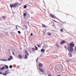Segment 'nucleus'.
I'll return each mask as SVG.
<instances>
[{"label":"nucleus","mask_w":76,"mask_h":76,"mask_svg":"<svg viewBox=\"0 0 76 76\" xmlns=\"http://www.w3.org/2000/svg\"><path fill=\"white\" fill-rule=\"evenodd\" d=\"M10 7L11 8H12V7H18V3L11 4H10Z\"/></svg>","instance_id":"obj_1"},{"label":"nucleus","mask_w":76,"mask_h":76,"mask_svg":"<svg viewBox=\"0 0 76 76\" xmlns=\"http://www.w3.org/2000/svg\"><path fill=\"white\" fill-rule=\"evenodd\" d=\"M68 50L70 52H73V48L71 47L70 46H69L68 48Z\"/></svg>","instance_id":"obj_2"},{"label":"nucleus","mask_w":76,"mask_h":76,"mask_svg":"<svg viewBox=\"0 0 76 76\" xmlns=\"http://www.w3.org/2000/svg\"><path fill=\"white\" fill-rule=\"evenodd\" d=\"M69 45L70 46H71V47H75V45L73 43H71L69 44Z\"/></svg>","instance_id":"obj_3"},{"label":"nucleus","mask_w":76,"mask_h":76,"mask_svg":"<svg viewBox=\"0 0 76 76\" xmlns=\"http://www.w3.org/2000/svg\"><path fill=\"white\" fill-rule=\"evenodd\" d=\"M65 43H66V42L64 40L61 41L60 42L61 44H65Z\"/></svg>","instance_id":"obj_4"},{"label":"nucleus","mask_w":76,"mask_h":76,"mask_svg":"<svg viewBox=\"0 0 76 76\" xmlns=\"http://www.w3.org/2000/svg\"><path fill=\"white\" fill-rule=\"evenodd\" d=\"M39 69L40 71L42 72H44V69H42L41 68H39Z\"/></svg>","instance_id":"obj_5"},{"label":"nucleus","mask_w":76,"mask_h":76,"mask_svg":"<svg viewBox=\"0 0 76 76\" xmlns=\"http://www.w3.org/2000/svg\"><path fill=\"white\" fill-rule=\"evenodd\" d=\"M18 57L19 58H22V55H19L18 56Z\"/></svg>","instance_id":"obj_6"},{"label":"nucleus","mask_w":76,"mask_h":76,"mask_svg":"<svg viewBox=\"0 0 76 76\" xmlns=\"http://www.w3.org/2000/svg\"><path fill=\"white\" fill-rule=\"evenodd\" d=\"M12 58H13V57H12V56H11L10 57V58L8 59V61H10V60H11Z\"/></svg>","instance_id":"obj_7"},{"label":"nucleus","mask_w":76,"mask_h":76,"mask_svg":"<svg viewBox=\"0 0 76 76\" xmlns=\"http://www.w3.org/2000/svg\"><path fill=\"white\" fill-rule=\"evenodd\" d=\"M5 73H7V74L9 73H10V72H9V70L8 69L7 70H6Z\"/></svg>","instance_id":"obj_8"},{"label":"nucleus","mask_w":76,"mask_h":76,"mask_svg":"<svg viewBox=\"0 0 76 76\" xmlns=\"http://www.w3.org/2000/svg\"><path fill=\"white\" fill-rule=\"evenodd\" d=\"M39 65L40 67H42V64L41 63H39Z\"/></svg>","instance_id":"obj_9"},{"label":"nucleus","mask_w":76,"mask_h":76,"mask_svg":"<svg viewBox=\"0 0 76 76\" xmlns=\"http://www.w3.org/2000/svg\"><path fill=\"white\" fill-rule=\"evenodd\" d=\"M50 16L51 17V18H55V17H54V15H53V14H51L50 15Z\"/></svg>","instance_id":"obj_10"},{"label":"nucleus","mask_w":76,"mask_h":76,"mask_svg":"<svg viewBox=\"0 0 76 76\" xmlns=\"http://www.w3.org/2000/svg\"><path fill=\"white\" fill-rule=\"evenodd\" d=\"M41 51V52H43V53H44L45 52V50L43 48L42 49Z\"/></svg>","instance_id":"obj_11"},{"label":"nucleus","mask_w":76,"mask_h":76,"mask_svg":"<svg viewBox=\"0 0 76 76\" xmlns=\"http://www.w3.org/2000/svg\"><path fill=\"white\" fill-rule=\"evenodd\" d=\"M47 35L49 36L51 35V34L50 32H48L47 33Z\"/></svg>","instance_id":"obj_12"},{"label":"nucleus","mask_w":76,"mask_h":76,"mask_svg":"<svg viewBox=\"0 0 76 76\" xmlns=\"http://www.w3.org/2000/svg\"><path fill=\"white\" fill-rule=\"evenodd\" d=\"M4 69V67L3 66V67L0 68V70H3Z\"/></svg>","instance_id":"obj_13"},{"label":"nucleus","mask_w":76,"mask_h":76,"mask_svg":"<svg viewBox=\"0 0 76 76\" xmlns=\"http://www.w3.org/2000/svg\"><path fill=\"white\" fill-rule=\"evenodd\" d=\"M5 68L6 69H9V67L7 65L5 66Z\"/></svg>","instance_id":"obj_14"},{"label":"nucleus","mask_w":76,"mask_h":76,"mask_svg":"<svg viewBox=\"0 0 76 76\" xmlns=\"http://www.w3.org/2000/svg\"><path fill=\"white\" fill-rule=\"evenodd\" d=\"M2 18L3 19H6V17L5 16H3Z\"/></svg>","instance_id":"obj_15"},{"label":"nucleus","mask_w":76,"mask_h":76,"mask_svg":"<svg viewBox=\"0 0 76 76\" xmlns=\"http://www.w3.org/2000/svg\"><path fill=\"white\" fill-rule=\"evenodd\" d=\"M24 28L25 29H27V26L24 25Z\"/></svg>","instance_id":"obj_16"},{"label":"nucleus","mask_w":76,"mask_h":76,"mask_svg":"<svg viewBox=\"0 0 76 76\" xmlns=\"http://www.w3.org/2000/svg\"><path fill=\"white\" fill-rule=\"evenodd\" d=\"M25 53H26V55H27V56H28V55H29V53H28V52H27V51H26V50H25Z\"/></svg>","instance_id":"obj_17"},{"label":"nucleus","mask_w":76,"mask_h":76,"mask_svg":"<svg viewBox=\"0 0 76 76\" xmlns=\"http://www.w3.org/2000/svg\"><path fill=\"white\" fill-rule=\"evenodd\" d=\"M25 58H26V59H27L28 58V56L26 54H25Z\"/></svg>","instance_id":"obj_18"},{"label":"nucleus","mask_w":76,"mask_h":76,"mask_svg":"<svg viewBox=\"0 0 76 76\" xmlns=\"http://www.w3.org/2000/svg\"><path fill=\"white\" fill-rule=\"evenodd\" d=\"M37 46L38 47H41V45L40 44H39L37 45Z\"/></svg>","instance_id":"obj_19"},{"label":"nucleus","mask_w":76,"mask_h":76,"mask_svg":"<svg viewBox=\"0 0 76 76\" xmlns=\"http://www.w3.org/2000/svg\"><path fill=\"white\" fill-rule=\"evenodd\" d=\"M42 26H43V27H46V26L44 24H42Z\"/></svg>","instance_id":"obj_20"},{"label":"nucleus","mask_w":76,"mask_h":76,"mask_svg":"<svg viewBox=\"0 0 76 76\" xmlns=\"http://www.w3.org/2000/svg\"><path fill=\"white\" fill-rule=\"evenodd\" d=\"M27 7V6H26V5H25L24 6V7H23V8H24V9H26V8Z\"/></svg>","instance_id":"obj_21"},{"label":"nucleus","mask_w":76,"mask_h":76,"mask_svg":"<svg viewBox=\"0 0 76 76\" xmlns=\"http://www.w3.org/2000/svg\"><path fill=\"white\" fill-rule=\"evenodd\" d=\"M1 60H2V61H7L6 60H5V59H1Z\"/></svg>","instance_id":"obj_22"},{"label":"nucleus","mask_w":76,"mask_h":76,"mask_svg":"<svg viewBox=\"0 0 76 76\" xmlns=\"http://www.w3.org/2000/svg\"><path fill=\"white\" fill-rule=\"evenodd\" d=\"M35 47L36 48H35L36 50H38V48H37V47L36 46H35Z\"/></svg>","instance_id":"obj_23"},{"label":"nucleus","mask_w":76,"mask_h":76,"mask_svg":"<svg viewBox=\"0 0 76 76\" xmlns=\"http://www.w3.org/2000/svg\"><path fill=\"white\" fill-rule=\"evenodd\" d=\"M3 75H7V73H6V72L4 73H3Z\"/></svg>","instance_id":"obj_24"},{"label":"nucleus","mask_w":76,"mask_h":76,"mask_svg":"<svg viewBox=\"0 0 76 76\" xmlns=\"http://www.w3.org/2000/svg\"><path fill=\"white\" fill-rule=\"evenodd\" d=\"M26 15V13H24V16H25Z\"/></svg>","instance_id":"obj_25"},{"label":"nucleus","mask_w":76,"mask_h":76,"mask_svg":"<svg viewBox=\"0 0 76 76\" xmlns=\"http://www.w3.org/2000/svg\"><path fill=\"white\" fill-rule=\"evenodd\" d=\"M42 32L44 34V35H45V32H44V31H42Z\"/></svg>","instance_id":"obj_26"},{"label":"nucleus","mask_w":76,"mask_h":76,"mask_svg":"<svg viewBox=\"0 0 76 76\" xmlns=\"http://www.w3.org/2000/svg\"><path fill=\"white\" fill-rule=\"evenodd\" d=\"M18 34H21V32H20V31H18Z\"/></svg>","instance_id":"obj_27"},{"label":"nucleus","mask_w":76,"mask_h":76,"mask_svg":"<svg viewBox=\"0 0 76 76\" xmlns=\"http://www.w3.org/2000/svg\"><path fill=\"white\" fill-rule=\"evenodd\" d=\"M10 69H11V68H12V66L11 65H10Z\"/></svg>","instance_id":"obj_28"},{"label":"nucleus","mask_w":76,"mask_h":76,"mask_svg":"<svg viewBox=\"0 0 76 76\" xmlns=\"http://www.w3.org/2000/svg\"><path fill=\"white\" fill-rule=\"evenodd\" d=\"M60 31H61V32H63V29H61Z\"/></svg>","instance_id":"obj_29"},{"label":"nucleus","mask_w":76,"mask_h":76,"mask_svg":"<svg viewBox=\"0 0 76 76\" xmlns=\"http://www.w3.org/2000/svg\"><path fill=\"white\" fill-rule=\"evenodd\" d=\"M65 48H67V46H64Z\"/></svg>","instance_id":"obj_30"},{"label":"nucleus","mask_w":76,"mask_h":76,"mask_svg":"<svg viewBox=\"0 0 76 76\" xmlns=\"http://www.w3.org/2000/svg\"><path fill=\"white\" fill-rule=\"evenodd\" d=\"M48 76H51V75L50 74H49L48 75Z\"/></svg>","instance_id":"obj_31"},{"label":"nucleus","mask_w":76,"mask_h":76,"mask_svg":"<svg viewBox=\"0 0 76 76\" xmlns=\"http://www.w3.org/2000/svg\"><path fill=\"white\" fill-rule=\"evenodd\" d=\"M38 58H37V59L36 60V61L37 62H38Z\"/></svg>","instance_id":"obj_32"},{"label":"nucleus","mask_w":76,"mask_h":76,"mask_svg":"<svg viewBox=\"0 0 76 76\" xmlns=\"http://www.w3.org/2000/svg\"><path fill=\"white\" fill-rule=\"evenodd\" d=\"M0 74H1V75H2V72H0Z\"/></svg>","instance_id":"obj_33"},{"label":"nucleus","mask_w":76,"mask_h":76,"mask_svg":"<svg viewBox=\"0 0 76 76\" xmlns=\"http://www.w3.org/2000/svg\"><path fill=\"white\" fill-rule=\"evenodd\" d=\"M33 35V34H32V33H31V35Z\"/></svg>","instance_id":"obj_34"},{"label":"nucleus","mask_w":76,"mask_h":76,"mask_svg":"<svg viewBox=\"0 0 76 76\" xmlns=\"http://www.w3.org/2000/svg\"><path fill=\"white\" fill-rule=\"evenodd\" d=\"M56 76H61V75H57Z\"/></svg>","instance_id":"obj_35"},{"label":"nucleus","mask_w":76,"mask_h":76,"mask_svg":"<svg viewBox=\"0 0 76 76\" xmlns=\"http://www.w3.org/2000/svg\"><path fill=\"white\" fill-rule=\"evenodd\" d=\"M32 49H33V50H35V49H34V48H33Z\"/></svg>","instance_id":"obj_36"},{"label":"nucleus","mask_w":76,"mask_h":76,"mask_svg":"<svg viewBox=\"0 0 76 76\" xmlns=\"http://www.w3.org/2000/svg\"><path fill=\"white\" fill-rule=\"evenodd\" d=\"M12 54L13 55H15V54H14V52H12Z\"/></svg>","instance_id":"obj_37"},{"label":"nucleus","mask_w":76,"mask_h":76,"mask_svg":"<svg viewBox=\"0 0 76 76\" xmlns=\"http://www.w3.org/2000/svg\"><path fill=\"white\" fill-rule=\"evenodd\" d=\"M16 26V28L17 29H18V27H17V26Z\"/></svg>","instance_id":"obj_38"},{"label":"nucleus","mask_w":76,"mask_h":76,"mask_svg":"<svg viewBox=\"0 0 76 76\" xmlns=\"http://www.w3.org/2000/svg\"><path fill=\"white\" fill-rule=\"evenodd\" d=\"M54 22H56V20H54Z\"/></svg>","instance_id":"obj_39"},{"label":"nucleus","mask_w":76,"mask_h":76,"mask_svg":"<svg viewBox=\"0 0 76 76\" xmlns=\"http://www.w3.org/2000/svg\"><path fill=\"white\" fill-rule=\"evenodd\" d=\"M1 20V19L0 18V20Z\"/></svg>","instance_id":"obj_40"},{"label":"nucleus","mask_w":76,"mask_h":76,"mask_svg":"<svg viewBox=\"0 0 76 76\" xmlns=\"http://www.w3.org/2000/svg\"><path fill=\"white\" fill-rule=\"evenodd\" d=\"M10 25H12L11 23L10 24Z\"/></svg>","instance_id":"obj_41"},{"label":"nucleus","mask_w":76,"mask_h":76,"mask_svg":"<svg viewBox=\"0 0 76 76\" xmlns=\"http://www.w3.org/2000/svg\"><path fill=\"white\" fill-rule=\"evenodd\" d=\"M67 62H69V61H67Z\"/></svg>","instance_id":"obj_42"},{"label":"nucleus","mask_w":76,"mask_h":76,"mask_svg":"<svg viewBox=\"0 0 76 76\" xmlns=\"http://www.w3.org/2000/svg\"><path fill=\"white\" fill-rule=\"evenodd\" d=\"M55 68H56V66H55Z\"/></svg>","instance_id":"obj_43"}]
</instances>
